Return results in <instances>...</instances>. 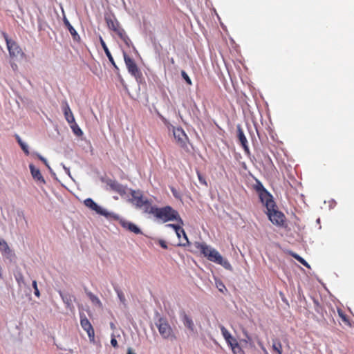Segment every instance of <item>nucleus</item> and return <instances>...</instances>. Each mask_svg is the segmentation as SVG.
I'll list each match as a JSON object with an SVG mask.
<instances>
[{
	"instance_id": "4be33fe9",
	"label": "nucleus",
	"mask_w": 354,
	"mask_h": 354,
	"mask_svg": "<svg viewBox=\"0 0 354 354\" xmlns=\"http://www.w3.org/2000/svg\"><path fill=\"white\" fill-rule=\"evenodd\" d=\"M0 251L4 256L9 257L12 255V251L7 242L3 239H0Z\"/></svg>"
},
{
	"instance_id": "412c9836",
	"label": "nucleus",
	"mask_w": 354,
	"mask_h": 354,
	"mask_svg": "<svg viewBox=\"0 0 354 354\" xmlns=\"http://www.w3.org/2000/svg\"><path fill=\"white\" fill-rule=\"evenodd\" d=\"M115 34L120 37V39L125 44L127 47L129 48L133 46L132 41L123 28H122L118 33Z\"/></svg>"
},
{
	"instance_id": "8fccbe9b",
	"label": "nucleus",
	"mask_w": 354,
	"mask_h": 354,
	"mask_svg": "<svg viewBox=\"0 0 354 354\" xmlns=\"http://www.w3.org/2000/svg\"><path fill=\"white\" fill-rule=\"evenodd\" d=\"M0 277L1 278L2 277V269H1V266H0Z\"/></svg>"
},
{
	"instance_id": "58836bf2",
	"label": "nucleus",
	"mask_w": 354,
	"mask_h": 354,
	"mask_svg": "<svg viewBox=\"0 0 354 354\" xmlns=\"http://www.w3.org/2000/svg\"><path fill=\"white\" fill-rule=\"evenodd\" d=\"M159 245L164 249H167V243L163 240H159Z\"/></svg>"
},
{
	"instance_id": "aec40b11",
	"label": "nucleus",
	"mask_w": 354,
	"mask_h": 354,
	"mask_svg": "<svg viewBox=\"0 0 354 354\" xmlns=\"http://www.w3.org/2000/svg\"><path fill=\"white\" fill-rule=\"evenodd\" d=\"M64 114L65 119L69 124L75 123V120L74 115L67 102H65V106L64 107Z\"/></svg>"
},
{
	"instance_id": "49530a36",
	"label": "nucleus",
	"mask_w": 354,
	"mask_h": 354,
	"mask_svg": "<svg viewBox=\"0 0 354 354\" xmlns=\"http://www.w3.org/2000/svg\"><path fill=\"white\" fill-rule=\"evenodd\" d=\"M127 354H136V353L132 351L131 348H129L127 351Z\"/></svg>"
},
{
	"instance_id": "3c124183",
	"label": "nucleus",
	"mask_w": 354,
	"mask_h": 354,
	"mask_svg": "<svg viewBox=\"0 0 354 354\" xmlns=\"http://www.w3.org/2000/svg\"><path fill=\"white\" fill-rule=\"evenodd\" d=\"M19 279H21V277H19V279H18V278H17V281H19Z\"/></svg>"
},
{
	"instance_id": "79ce46f5",
	"label": "nucleus",
	"mask_w": 354,
	"mask_h": 354,
	"mask_svg": "<svg viewBox=\"0 0 354 354\" xmlns=\"http://www.w3.org/2000/svg\"><path fill=\"white\" fill-rule=\"evenodd\" d=\"M16 139H17V141L18 142V144L21 146V145H24V142L21 140V138L18 136V135H16Z\"/></svg>"
},
{
	"instance_id": "a18cd8bd",
	"label": "nucleus",
	"mask_w": 354,
	"mask_h": 354,
	"mask_svg": "<svg viewBox=\"0 0 354 354\" xmlns=\"http://www.w3.org/2000/svg\"><path fill=\"white\" fill-rule=\"evenodd\" d=\"M243 335H244V337H248V336L250 335L248 333V332L246 330H245V329H244V330H243Z\"/></svg>"
},
{
	"instance_id": "e433bc0d",
	"label": "nucleus",
	"mask_w": 354,
	"mask_h": 354,
	"mask_svg": "<svg viewBox=\"0 0 354 354\" xmlns=\"http://www.w3.org/2000/svg\"><path fill=\"white\" fill-rule=\"evenodd\" d=\"M32 287L34 288V293H35V296L39 297V295H40V293H39V289H38V287H37V283L36 281H32Z\"/></svg>"
},
{
	"instance_id": "cd10ccee",
	"label": "nucleus",
	"mask_w": 354,
	"mask_h": 354,
	"mask_svg": "<svg viewBox=\"0 0 354 354\" xmlns=\"http://www.w3.org/2000/svg\"><path fill=\"white\" fill-rule=\"evenodd\" d=\"M231 349L233 354H245V351H243L239 343H238L237 344H234V346H232Z\"/></svg>"
},
{
	"instance_id": "7c9ffc66",
	"label": "nucleus",
	"mask_w": 354,
	"mask_h": 354,
	"mask_svg": "<svg viewBox=\"0 0 354 354\" xmlns=\"http://www.w3.org/2000/svg\"><path fill=\"white\" fill-rule=\"evenodd\" d=\"M292 256L296 260H297L299 263H301L302 265H304V266H306L307 268H309L308 263L302 257H301L299 255H298L297 254H292Z\"/></svg>"
},
{
	"instance_id": "4c0bfd02",
	"label": "nucleus",
	"mask_w": 354,
	"mask_h": 354,
	"mask_svg": "<svg viewBox=\"0 0 354 354\" xmlns=\"http://www.w3.org/2000/svg\"><path fill=\"white\" fill-rule=\"evenodd\" d=\"M21 148L26 155H29L30 152L28 150V147L26 144L24 143V145H21Z\"/></svg>"
},
{
	"instance_id": "09e8293b",
	"label": "nucleus",
	"mask_w": 354,
	"mask_h": 354,
	"mask_svg": "<svg viewBox=\"0 0 354 354\" xmlns=\"http://www.w3.org/2000/svg\"><path fill=\"white\" fill-rule=\"evenodd\" d=\"M176 235H177V236H178L179 239H180L181 236H183V234H182V233H180V232H179V234H176Z\"/></svg>"
},
{
	"instance_id": "a878e982",
	"label": "nucleus",
	"mask_w": 354,
	"mask_h": 354,
	"mask_svg": "<svg viewBox=\"0 0 354 354\" xmlns=\"http://www.w3.org/2000/svg\"><path fill=\"white\" fill-rule=\"evenodd\" d=\"M88 297H89L90 300L95 304L101 307L102 306V304L101 301L99 299V298L95 296L94 294H93L91 292H86Z\"/></svg>"
},
{
	"instance_id": "37998d69",
	"label": "nucleus",
	"mask_w": 354,
	"mask_h": 354,
	"mask_svg": "<svg viewBox=\"0 0 354 354\" xmlns=\"http://www.w3.org/2000/svg\"><path fill=\"white\" fill-rule=\"evenodd\" d=\"M16 139H17V141L18 142V144L21 146V145H24V142L21 140V138L18 136V135H16Z\"/></svg>"
},
{
	"instance_id": "72a5a7b5",
	"label": "nucleus",
	"mask_w": 354,
	"mask_h": 354,
	"mask_svg": "<svg viewBox=\"0 0 354 354\" xmlns=\"http://www.w3.org/2000/svg\"><path fill=\"white\" fill-rule=\"evenodd\" d=\"M181 75L188 85H192V82L185 71H181Z\"/></svg>"
},
{
	"instance_id": "423d86ee",
	"label": "nucleus",
	"mask_w": 354,
	"mask_h": 354,
	"mask_svg": "<svg viewBox=\"0 0 354 354\" xmlns=\"http://www.w3.org/2000/svg\"><path fill=\"white\" fill-rule=\"evenodd\" d=\"M3 37L7 45L9 55L11 57L17 58L25 56L22 49L15 41L10 39L6 33H3Z\"/></svg>"
},
{
	"instance_id": "bb28decb",
	"label": "nucleus",
	"mask_w": 354,
	"mask_h": 354,
	"mask_svg": "<svg viewBox=\"0 0 354 354\" xmlns=\"http://www.w3.org/2000/svg\"><path fill=\"white\" fill-rule=\"evenodd\" d=\"M241 342L245 344H248L251 348L255 347L254 339L252 337L251 335H249L245 337L244 339H242L241 340Z\"/></svg>"
},
{
	"instance_id": "c9c22d12",
	"label": "nucleus",
	"mask_w": 354,
	"mask_h": 354,
	"mask_svg": "<svg viewBox=\"0 0 354 354\" xmlns=\"http://www.w3.org/2000/svg\"><path fill=\"white\" fill-rule=\"evenodd\" d=\"M117 295H118V297L120 301L123 304H125L126 299H125L124 293L120 290H117Z\"/></svg>"
},
{
	"instance_id": "5701e85b",
	"label": "nucleus",
	"mask_w": 354,
	"mask_h": 354,
	"mask_svg": "<svg viewBox=\"0 0 354 354\" xmlns=\"http://www.w3.org/2000/svg\"><path fill=\"white\" fill-rule=\"evenodd\" d=\"M64 24L68 29L71 35H72L74 40H79L80 39L79 35L77 34L75 29L72 26V25L70 24V22L67 20H64Z\"/></svg>"
},
{
	"instance_id": "de8ad7c7",
	"label": "nucleus",
	"mask_w": 354,
	"mask_h": 354,
	"mask_svg": "<svg viewBox=\"0 0 354 354\" xmlns=\"http://www.w3.org/2000/svg\"><path fill=\"white\" fill-rule=\"evenodd\" d=\"M171 192H172V193H173L174 196L175 197H177L176 192V190H175L174 188H172V189H171Z\"/></svg>"
},
{
	"instance_id": "f704fd0d",
	"label": "nucleus",
	"mask_w": 354,
	"mask_h": 354,
	"mask_svg": "<svg viewBox=\"0 0 354 354\" xmlns=\"http://www.w3.org/2000/svg\"><path fill=\"white\" fill-rule=\"evenodd\" d=\"M197 176L200 183L205 186H207V183L205 177L199 171H197Z\"/></svg>"
},
{
	"instance_id": "603ef678",
	"label": "nucleus",
	"mask_w": 354,
	"mask_h": 354,
	"mask_svg": "<svg viewBox=\"0 0 354 354\" xmlns=\"http://www.w3.org/2000/svg\"><path fill=\"white\" fill-rule=\"evenodd\" d=\"M19 279H21V277H19V279H18V278H17V281H19Z\"/></svg>"
},
{
	"instance_id": "4468645a",
	"label": "nucleus",
	"mask_w": 354,
	"mask_h": 354,
	"mask_svg": "<svg viewBox=\"0 0 354 354\" xmlns=\"http://www.w3.org/2000/svg\"><path fill=\"white\" fill-rule=\"evenodd\" d=\"M181 224L179 223V225H176V224H167L166 226L167 227H171L174 230L176 234H178L179 232L182 233L183 235V238L185 241V243H180L179 245H183V246H185L186 245L189 244V240H188V238L187 236V234L184 230V229L180 226Z\"/></svg>"
},
{
	"instance_id": "c03bdc74",
	"label": "nucleus",
	"mask_w": 354,
	"mask_h": 354,
	"mask_svg": "<svg viewBox=\"0 0 354 354\" xmlns=\"http://www.w3.org/2000/svg\"><path fill=\"white\" fill-rule=\"evenodd\" d=\"M16 139H17V141L18 142V144L21 146V145H24V142L21 140V138L18 136V135H16Z\"/></svg>"
},
{
	"instance_id": "6ab92c4d",
	"label": "nucleus",
	"mask_w": 354,
	"mask_h": 354,
	"mask_svg": "<svg viewBox=\"0 0 354 354\" xmlns=\"http://www.w3.org/2000/svg\"><path fill=\"white\" fill-rule=\"evenodd\" d=\"M182 321L184 326L187 328L189 330L194 331V324L193 320L189 317L185 312L181 314Z\"/></svg>"
},
{
	"instance_id": "473e14b6",
	"label": "nucleus",
	"mask_w": 354,
	"mask_h": 354,
	"mask_svg": "<svg viewBox=\"0 0 354 354\" xmlns=\"http://www.w3.org/2000/svg\"><path fill=\"white\" fill-rule=\"evenodd\" d=\"M226 342L230 348H232L234 344H237L239 343L237 339L233 336H231L228 340H226Z\"/></svg>"
},
{
	"instance_id": "1a4fd4ad",
	"label": "nucleus",
	"mask_w": 354,
	"mask_h": 354,
	"mask_svg": "<svg viewBox=\"0 0 354 354\" xmlns=\"http://www.w3.org/2000/svg\"><path fill=\"white\" fill-rule=\"evenodd\" d=\"M173 128V135L176 142L180 147H187V141L188 140V138L185 133L184 130L182 128H176L172 127Z\"/></svg>"
},
{
	"instance_id": "a211bd4d",
	"label": "nucleus",
	"mask_w": 354,
	"mask_h": 354,
	"mask_svg": "<svg viewBox=\"0 0 354 354\" xmlns=\"http://www.w3.org/2000/svg\"><path fill=\"white\" fill-rule=\"evenodd\" d=\"M100 44H101V46L103 48L104 50V53L106 54V55L107 56L109 60L110 61V62L111 63V64L113 66L114 68H118L114 59H113V56L111 55L106 43L104 42V39H102V37H100Z\"/></svg>"
},
{
	"instance_id": "9b49d317",
	"label": "nucleus",
	"mask_w": 354,
	"mask_h": 354,
	"mask_svg": "<svg viewBox=\"0 0 354 354\" xmlns=\"http://www.w3.org/2000/svg\"><path fill=\"white\" fill-rule=\"evenodd\" d=\"M84 204L88 208L91 210L95 211L97 214L104 216L105 217H109L110 214L104 209L102 208L99 206L93 199L88 198L84 201Z\"/></svg>"
},
{
	"instance_id": "a19ab883",
	"label": "nucleus",
	"mask_w": 354,
	"mask_h": 354,
	"mask_svg": "<svg viewBox=\"0 0 354 354\" xmlns=\"http://www.w3.org/2000/svg\"><path fill=\"white\" fill-rule=\"evenodd\" d=\"M38 158H39V160H41L47 167H48V162H47V160L44 158L42 157L41 155L38 154L37 155Z\"/></svg>"
},
{
	"instance_id": "7ed1b4c3",
	"label": "nucleus",
	"mask_w": 354,
	"mask_h": 354,
	"mask_svg": "<svg viewBox=\"0 0 354 354\" xmlns=\"http://www.w3.org/2000/svg\"><path fill=\"white\" fill-rule=\"evenodd\" d=\"M271 201L272 204H270V206H268V202L264 204L267 209L266 214L270 221L275 225L285 227L286 221L284 214L277 209V205L274 200Z\"/></svg>"
},
{
	"instance_id": "dca6fc26",
	"label": "nucleus",
	"mask_w": 354,
	"mask_h": 354,
	"mask_svg": "<svg viewBox=\"0 0 354 354\" xmlns=\"http://www.w3.org/2000/svg\"><path fill=\"white\" fill-rule=\"evenodd\" d=\"M29 168L31 175L35 180L42 183L43 184L46 183V181L39 169L36 168L32 164L29 165Z\"/></svg>"
},
{
	"instance_id": "2eb2a0df",
	"label": "nucleus",
	"mask_w": 354,
	"mask_h": 354,
	"mask_svg": "<svg viewBox=\"0 0 354 354\" xmlns=\"http://www.w3.org/2000/svg\"><path fill=\"white\" fill-rule=\"evenodd\" d=\"M106 21L109 28L115 33H118L122 28L118 21L115 18H106Z\"/></svg>"
},
{
	"instance_id": "f3484780",
	"label": "nucleus",
	"mask_w": 354,
	"mask_h": 354,
	"mask_svg": "<svg viewBox=\"0 0 354 354\" xmlns=\"http://www.w3.org/2000/svg\"><path fill=\"white\" fill-rule=\"evenodd\" d=\"M120 224L122 227L128 230L129 231H130L131 232H133L136 234H139L142 233L140 228L136 225H135L134 223H133L131 222L127 221H121Z\"/></svg>"
},
{
	"instance_id": "f8f14e48",
	"label": "nucleus",
	"mask_w": 354,
	"mask_h": 354,
	"mask_svg": "<svg viewBox=\"0 0 354 354\" xmlns=\"http://www.w3.org/2000/svg\"><path fill=\"white\" fill-rule=\"evenodd\" d=\"M237 137L240 144L243 148L245 154L249 155L250 153V149L248 145L247 138L244 134V132L240 126L237 127Z\"/></svg>"
},
{
	"instance_id": "393cba45",
	"label": "nucleus",
	"mask_w": 354,
	"mask_h": 354,
	"mask_svg": "<svg viewBox=\"0 0 354 354\" xmlns=\"http://www.w3.org/2000/svg\"><path fill=\"white\" fill-rule=\"evenodd\" d=\"M272 349L276 351L278 354H282L283 348L282 344L279 340H273Z\"/></svg>"
},
{
	"instance_id": "0eeeda50",
	"label": "nucleus",
	"mask_w": 354,
	"mask_h": 354,
	"mask_svg": "<svg viewBox=\"0 0 354 354\" xmlns=\"http://www.w3.org/2000/svg\"><path fill=\"white\" fill-rule=\"evenodd\" d=\"M123 57L128 72L137 80L140 79L142 74L134 59L130 57L125 52H123Z\"/></svg>"
},
{
	"instance_id": "c756f323",
	"label": "nucleus",
	"mask_w": 354,
	"mask_h": 354,
	"mask_svg": "<svg viewBox=\"0 0 354 354\" xmlns=\"http://www.w3.org/2000/svg\"><path fill=\"white\" fill-rule=\"evenodd\" d=\"M220 329H221V333L225 339V340H228L229 338H230V337L232 336V335L230 334V333L227 330V328L225 327H224L223 326H220Z\"/></svg>"
},
{
	"instance_id": "9d476101",
	"label": "nucleus",
	"mask_w": 354,
	"mask_h": 354,
	"mask_svg": "<svg viewBox=\"0 0 354 354\" xmlns=\"http://www.w3.org/2000/svg\"><path fill=\"white\" fill-rule=\"evenodd\" d=\"M80 324L82 328L87 333L90 342H93L95 341L93 327L84 314L80 315Z\"/></svg>"
},
{
	"instance_id": "39448f33",
	"label": "nucleus",
	"mask_w": 354,
	"mask_h": 354,
	"mask_svg": "<svg viewBox=\"0 0 354 354\" xmlns=\"http://www.w3.org/2000/svg\"><path fill=\"white\" fill-rule=\"evenodd\" d=\"M156 326L164 339L170 341L176 339V333L166 318L160 317L156 322Z\"/></svg>"
},
{
	"instance_id": "ea45409f",
	"label": "nucleus",
	"mask_w": 354,
	"mask_h": 354,
	"mask_svg": "<svg viewBox=\"0 0 354 354\" xmlns=\"http://www.w3.org/2000/svg\"><path fill=\"white\" fill-rule=\"evenodd\" d=\"M111 344L114 347V348H116L118 347V342L116 340V339L113 337L111 338Z\"/></svg>"
},
{
	"instance_id": "f03ea898",
	"label": "nucleus",
	"mask_w": 354,
	"mask_h": 354,
	"mask_svg": "<svg viewBox=\"0 0 354 354\" xmlns=\"http://www.w3.org/2000/svg\"><path fill=\"white\" fill-rule=\"evenodd\" d=\"M150 214H153L165 223L170 221H177L180 224L183 225V221L178 212L170 206H165L162 208L153 207Z\"/></svg>"
},
{
	"instance_id": "c85d7f7f",
	"label": "nucleus",
	"mask_w": 354,
	"mask_h": 354,
	"mask_svg": "<svg viewBox=\"0 0 354 354\" xmlns=\"http://www.w3.org/2000/svg\"><path fill=\"white\" fill-rule=\"evenodd\" d=\"M71 128L72 129L73 133L77 136H80L82 134V131L81 129L78 127L77 123L75 122V123L70 124Z\"/></svg>"
},
{
	"instance_id": "2f4dec72",
	"label": "nucleus",
	"mask_w": 354,
	"mask_h": 354,
	"mask_svg": "<svg viewBox=\"0 0 354 354\" xmlns=\"http://www.w3.org/2000/svg\"><path fill=\"white\" fill-rule=\"evenodd\" d=\"M254 339L256 340L257 344L259 346V347L261 348V349L263 351V352L265 353V354H268L266 347L264 346L262 341L261 340V339L257 335L255 337H254Z\"/></svg>"
},
{
	"instance_id": "20e7f679",
	"label": "nucleus",
	"mask_w": 354,
	"mask_h": 354,
	"mask_svg": "<svg viewBox=\"0 0 354 354\" xmlns=\"http://www.w3.org/2000/svg\"><path fill=\"white\" fill-rule=\"evenodd\" d=\"M131 198L130 202L135 205L137 208L140 209L145 213H151L153 206L151 205V202L146 198L144 197L140 191L132 190Z\"/></svg>"
},
{
	"instance_id": "6e6552de",
	"label": "nucleus",
	"mask_w": 354,
	"mask_h": 354,
	"mask_svg": "<svg viewBox=\"0 0 354 354\" xmlns=\"http://www.w3.org/2000/svg\"><path fill=\"white\" fill-rule=\"evenodd\" d=\"M254 189L259 194L261 202L264 205L268 202V205L272 204V200H273L272 196L265 189L262 183L257 180L256 184L254 185Z\"/></svg>"
},
{
	"instance_id": "f257e3e1",
	"label": "nucleus",
	"mask_w": 354,
	"mask_h": 354,
	"mask_svg": "<svg viewBox=\"0 0 354 354\" xmlns=\"http://www.w3.org/2000/svg\"><path fill=\"white\" fill-rule=\"evenodd\" d=\"M195 247L198 249L209 261L219 264L227 270H232L230 263L227 259H223L221 254L215 249L211 248L205 243L198 242L195 243Z\"/></svg>"
},
{
	"instance_id": "b1692460",
	"label": "nucleus",
	"mask_w": 354,
	"mask_h": 354,
	"mask_svg": "<svg viewBox=\"0 0 354 354\" xmlns=\"http://www.w3.org/2000/svg\"><path fill=\"white\" fill-rule=\"evenodd\" d=\"M337 313L339 317L342 319V322L346 326H351L348 317L344 313L342 309L337 308Z\"/></svg>"
},
{
	"instance_id": "ddd939ff",
	"label": "nucleus",
	"mask_w": 354,
	"mask_h": 354,
	"mask_svg": "<svg viewBox=\"0 0 354 354\" xmlns=\"http://www.w3.org/2000/svg\"><path fill=\"white\" fill-rule=\"evenodd\" d=\"M107 185H109L113 191L118 193L121 196L126 194V187L116 180H108Z\"/></svg>"
}]
</instances>
